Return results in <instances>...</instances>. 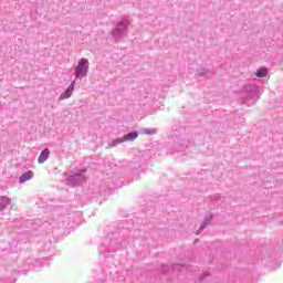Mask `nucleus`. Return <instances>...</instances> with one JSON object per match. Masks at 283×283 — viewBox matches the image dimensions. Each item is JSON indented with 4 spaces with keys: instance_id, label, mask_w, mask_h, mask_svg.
<instances>
[{
    "instance_id": "obj_1",
    "label": "nucleus",
    "mask_w": 283,
    "mask_h": 283,
    "mask_svg": "<svg viewBox=\"0 0 283 283\" xmlns=\"http://www.w3.org/2000/svg\"><path fill=\"white\" fill-rule=\"evenodd\" d=\"M260 94H262V88L255 84H248L243 87L241 93L242 98H244V105L251 106L255 105L258 98H260Z\"/></svg>"
},
{
    "instance_id": "obj_2",
    "label": "nucleus",
    "mask_w": 283,
    "mask_h": 283,
    "mask_svg": "<svg viewBox=\"0 0 283 283\" xmlns=\"http://www.w3.org/2000/svg\"><path fill=\"white\" fill-rule=\"evenodd\" d=\"M44 262L45 259H34L29 256L21 262L19 271L25 275V273H28V271H32V269H41V266L45 264Z\"/></svg>"
},
{
    "instance_id": "obj_3",
    "label": "nucleus",
    "mask_w": 283,
    "mask_h": 283,
    "mask_svg": "<svg viewBox=\"0 0 283 283\" xmlns=\"http://www.w3.org/2000/svg\"><path fill=\"white\" fill-rule=\"evenodd\" d=\"M87 72H90V61L82 57L75 66V78H85V76H87Z\"/></svg>"
},
{
    "instance_id": "obj_4",
    "label": "nucleus",
    "mask_w": 283,
    "mask_h": 283,
    "mask_svg": "<svg viewBox=\"0 0 283 283\" xmlns=\"http://www.w3.org/2000/svg\"><path fill=\"white\" fill-rule=\"evenodd\" d=\"M129 25V21L127 19L122 20L116 28L113 30V38L115 41H120V39L127 36V28Z\"/></svg>"
},
{
    "instance_id": "obj_5",
    "label": "nucleus",
    "mask_w": 283,
    "mask_h": 283,
    "mask_svg": "<svg viewBox=\"0 0 283 283\" xmlns=\"http://www.w3.org/2000/svg\"><path fill=\"white\" fill-rule=\"evenodd\" d=\"M85 180H86L85 171H81V172L73 174L70 177H67L66 185L69 187H76L78 185H83V182H85Z\"/></svg>"
},
{
    "instance_id": "obj_6",
    "label": "nucleus",
    "mask_w": 283,
    "mask_h": 283,
    "mask_svg": "<svg viewBox=\"0 0 283 283\" xmlns=\"http://www.w3.org/2000/svg\"><path fill=\"white\" fill-rule=\"evenodd\" d=\"M136 138H138V132H132V133L126 134L122 138L113 139V142L108 145H109V147H116V145H120L123 143H127V142L132 143V142L136 140Z\"/></svg>"
},
{
    "instance_id": "obj_7",
    "label": "nucleus",
    "mask_w": 283,
    "mask_h": 283,
    "mask_svg": "<svg viewBox=\"0 0 283 283\" xmlns=\"http://www.w3.org/2000/svg\"><path fill=\"white\" fill-rule=\"evenodd\" d=\"M103 245L107 247L108 249H116V248H118V240L116 239V234H114V233L108 234L104 239Z\"/></svg>"
},
{
    "instance_id": "obj_8",
    "label": "nucleus",
    "mask_w": 283,
    "mask_h": 283,
    "mask_svg": "<svg viewBox=\"0 0 283 283\" xmlns=\"http://www.w3.org/2000/svg\"><path fill=\"white\" fill-rule=\"evenodd\" d=\"M74 85H76V81H73L66 91L60 95V101H65V98H70L72 96V93L74 92Z\"/></svg>"
},
{
    "instance_id": "obj_9",
    "label": "nucleus",
    "mask_w": 283,
    "mask_h": 283,
    "mask_svg": "<svg viewBox=\"0 0 283 283\" xmlns=\"http://www.w3.org/2000/svg\"><path fill=\"white\" fill-rule=\"evenodd\" d=\"M59 229H70V217L63 216L57 219Z\"/></svg>"
},
{
    "instance_id": "obj_10",
    "label": "nucleus",
    "mask_w": 283,
    "mask_h": 283,
    "mask_svg": "<svg viewBox=\"0 0 283 283\" xmlns=\"http://www.w3.org/2000/svg\"><path fill=\"white\" fill-rule=\"evenodd\" d=\"M33 178H34V171L29 170L20 176L19 182L20 185H23V182H28V180H32Z\"/></svg>"
},
{
    "instance_id": "obj_11",
    "label": "nucleus",
    "mask_w": 283,
    "mask_h": 283,
    "mask_svg": "<svg viewBox=\"0 0 283 283\" xmlns=\"http://www.w3.org/2000/svg\"><path fill=\"white\" fill-rule=\"evenodd\" d=\"M48 158H50V149H43L38 158V163L39 165H43V163H45V160H48Z\"/></svg>"
},
{
    "instance_id": "obj_12",
    "label": "nucleus",
    "mask_w": 283,
    "mask_h": 283,
    "mask_svg": "<svg viewBox=\"0 0 283 283\" xmlns=\"http://www.w3.org/2000/svg\"><path fill=\"white\" fill-rule=\"evenodd\" d=\"M12 203V199L8 197L0 196V211H3L6 207Z\"/></svg>"
},
{
    "instance_id": "obj_13",
    "label": "nucleus",
    "mask_w": 283,
    "mask_h": 283,
    "mask_svg": "<svg viewBox=\"0 0 283 283\" xmlns=\"http://www.w3.org/2000/svg\"><path fill=\"white\" fill-rule=\"evenodd\" d=\"M212 219H213V217L211 214H209L205 218L199 230L197 231V235L200 234V231H203V229H207V226L211 222Z\"/></svg>"
},
{
    "instance_id": "obj_14",
    "label": "nucleus",
    "mask_w": 283,
    "mask_h": 283,
    "mask_svg": "<svg viewBox=\"0 0 283 283\" xmlns=\"http://www.w3.org/2000/svg\"><path fill=\"white\" fill-rule=\"evenodd\" d=\"M178 147H181V149H185V147H187V140L180 139V137H177L175 143L176 151H180Z\"/></svg>"
},
{
    "instance_id": "obj_15",
    "label": "nucleus",
    "mask_w": 283,
    "mask_h": 283,
    "mask_svg": "<svg viewBox=\"0 0 283 283\" xmlns=\"http://www.w3.org/2000/svg\"><path fill=\"white\" fill-rule=\"evenodd\" d=\"M268 71L266 69H259L255 73V75L258 76V78H264V76H266Z\"/></svg>"
},
{
    "instance_id": "obj_16",
    "label": "nucleus",
    "mask_w": 283,
    "mask_h": 283,
    "mask_svg": "<svg viewBox=\"0 0 283 283\" xmlns=\"http://www.w3.org/2000/svg\"><path fill=\"white\" fill-rule=\"evenodd\" d=\"M142 134H146L148 136H154V134H156V129H154V128H144V129H142Z\"/></svg>"
},
{
    "instance_id": "obj_17",
    "label": "nucleus",
    "mask_w": 283,
    "mask_h": 283,
    "mask_svg": "<svg viewBox=\"0 0 283 283\" xmlns=\"http://www.w3.org/2000/svg\"><path fill=\"white\" fill-rule=\"evenodd\" d=\"M14 282H17V277H11V279L2 277V279H0V283H14Z\"/></svg>"
},
{
    "instance_id": "obj_18",
    "label": "nucleus",
    "mask_w": 283,
    "mask_h": 283,
    "mask_svg": "<svg viewBox=\"0 0 283 283\" xmlns=\"http://www.w3.org/2000/svg\"><path fill=\"white\" fill-rule=\"evenodd\" d=\"M209 74V70L201 69L198 71V76H207Z\"/></svg>"
},
{
    "instance_id": "obj_19",
    "label": "nucleus",
    "mask_w": 283,
    "mask_h": 283,
    "mask_svg": "<svg viewBox=\"0 0 283 283\" xmlns=\"http://www.w3.org/2000/svg\"><path fill=\"white\" fill-rule=\"evenodd\" d=\"M130 167H133L134 169H138L139 167H143V163L138 161V164L136 161H134L133 164H130Z\"/></svg>"
},
{
    "instance_id": "obj_20",
    "label": "nucleus",
    "mask_w": 283,
    "mask_h": 283,
    "mask_svg": "<svg viewBox=\"0 0 283 283\" xmlns=\"http://www.w3.org/2000/svg\"><path fill=\"white\" fill-rule=\"evenodd\" d=\"M213 200H216L217 205H221V203H220V200H222V196L216 195V196L213 197Z\"/></svg>"
},
{
    "instance_id": "obj_21",
    "label": "nucleus",
    "mask_w": 283,
    "mask_h": 283,
    "mask_svg": "<svg viewBox=\"0 0 283 283\" xmlns=\"http://www.w3.org/2000/svg\"><path fill=\"white\" fill-rule=\"evenodd\" d=\"M42 227H48V222H43V223H42Z\"/></svg>"
},
{
    "instance_id": "obj_22",
    "label": "nucleus",
    "mask_w": 283,
    "mask_h": 283,
    "mask_svg": "<svg viewBox=\"0 0 283 283\" xmlns=\"http://www.w3.org/2000/svg\"><path fill=\"white\" fill-rule=\"evenodd\" d=\"M178 266H180V265H174V269H178Z\"/></svg>"
}]
</instances>
